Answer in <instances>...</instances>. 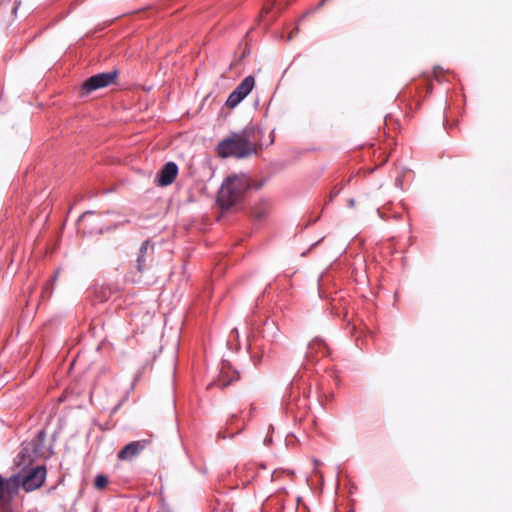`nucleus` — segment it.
Masks as SVG:
<instances>
[{
	"label": "nucleus",
	"mask_w": 512,
	"mask_h": 512,
	"mask_svg": "<svg viewBox=\"0 0 512 512\" xmlns=\"http://www.w3.org/2000/svg\"><path fill=\"white\" fill-rule=\"evenodd\" d=\"M271 8H272V4H270V3L265 4L261 10L260 17L262 19H264V16L270 12Z\"/></svg>",
	"instance_id": "15"
},
{
	"label": "nucleus",
	"mask_w": 512,
	"mask_h": 512,
	"mask_svg": "<svg viewBox=\"0 0 512 512\" xmlns=\"http://www.w3.org/2000/svg\"><path fill=\"white\" fill-rule=\"evenodd\" d=\"M178 174V166L175 162H167L157 174L155 183L159 187H166L172 184Z\"/></svg>",
	"instance_id": "7"
},
{
	"label": "nucleus",
	"mask_w": 512,
	"mask_h": 512,
	"mask_svg": "<svg viewBox=\"0 0 512 512\" xmlns=\"http://www.w3.org/2000/svg\"><path fill=\"white\" fill-rule=\"evenodd\" d=\"M46 441V432L42 429L39 430L32 441L33 451L36 455H43L42 449Z\"/></svg>",
	"instance_id": "10"
},
{
	"label": "nucleus",
	"mask_w": 512,
	"mask_h": 512,
	"mask_svg": "<svg viewBox=\"0 0 512 512\" xmlns=\"http://www.w3.org/2000/svg\"><path fill=\"white\" fill-rule=\"evenodd\" d=\"M243 100V97L235 90H233L230 95L228 96L225 105L233 109L235 108L241 101Z\"/></svg>",
	"instance_id": "11"
},
{
	"label": "nucleus",
	"mask_w": 512,
	"mask_h": 512,
	"mask_svg": "<svg viewBox=\"0 0 512 512\" xmlns=\"http://www.w3.org/2000/svg\"><path fill=\"white\" fill-rule=\"evenodd\" d=\"M232 334H236V336H238V330L236 328H234L232 331H231Z\"/></svg>",
	"instance_id": "19"
},
{
	"label": "nucleus",
	"mask_w": 512,
	"mask_h": 512,
	"mask_svg": "<svg viewBox=\"0 0 512 512\" xmlns=\"http://www.w3.org/2000/svg\"><path fill=\"white\" fill-rule=\"evenodd\" d=\"M258 146L250 141L247 130L233 132L222 139L216 146L217 155L221 158L243 159L257 154Z\"/></svg>",
	"instance_id": "1"
},
{
	"label": "nucleus",
	"mask_w": 512,
	"mask_h": 512,
	"mask_svg": "<svg viewBox=\"0 0 512 512\" xmlns=\"http://www.w3.org/2000/svg\"><path fill=\"white\" fill-rule=\"evenodd\" d=\"M327 1H328V0H321V1L318 3V5L316 6V8H315V9H316V10H317V9H320V8H321V7H322V6L327 2Z\"/></svg>",
	"instance_id": "17"
},
{
	"label": "nucleus",
	"mask_w": 512,
	"mask_h": 512,
	"mask_svg": "<svg viewBox=\"0 0 512 512\" xmlns=\"http://www.w3.org/2000/svg\"><path fill=\"white\" fill-rule=\"evenodd\" d=\"M58 275H59V271L57 270V271L55 272V274H54L53 278H52V281H53V282H55V281H56V279H57Z\"/></svg>",
	"instance_id": "18"
},
{
	"label": "nucleus",
	"mask_w": 512,
	"mask_h": 512,
	"mask_svg": "<svg viewBox=\"0 0 512 512\" xmlns=\"http://www.w3.org/2000/svg\"><path fill=\"white\" fill-rule=\"evenodd\" d=\"M144 267H145V255H142L141 253H139V255L137 257L138 271L142 272L144 270Z\"/></svg>",
	"instance_id": "13"
},
{
	"label": "nucleus",
	"mask_w": 512,
	"mask_h": 512,
	"mask_svg": "<svg viewBox=\"0 0 512 512\" xmlns=\"http://www.w3.org/2000/svg\"><path fill=\"white\" fill-rule=\"evenodd\" d=\"M349 203H350L351 206H353L354 205V199H351Z\"/></svg>",
	"instance_id": "20"
},
{
	"label": "nucleus",
	"mask_w": 512,
	"mask_h": 512,
	"mask_svg": "<svg viewBox=\"0 0 512 512\" xmlns=\"http://www.w3.org/2000/svg\"><path fill=\"white\" fill-rule=\"evenodd\" d=\"M149 248H150V241L145 240L140 246L139 253H141L142 255H146Z\"/></svg>",
	"instance_id": "14"
},
{
	"label": "nucleus",
	"mask_w": 512,
	"mask_h": 512,
	"mask_svg": "<svg viewBox=\"0 0 512 512\" xmlns=\"http://www.w3.org/2000/svg\"><path fill=\"white\" fill-rule=\"evenodd\" d=\"M254 85L255 79L253 76L249 75L245 77L234 90L237 91L243 99H245L254 88Z\"/></svg>",
	"instance_id": "8"
},
{
	"label": "nucleus",
	"mask_w": 512,
	"mask_h": 512,
	"mask_svg": "<svg viewBox=\"0 0 512 512\" xmlns=\"http://www.w3.org/2000/svg\"><path fill=\"white\" fill-rule=\"evenodd\" d=\"M317 352H321L323 355L327 354L328 347L322 339L315 338L308 345L307 357H312Z\"/></svg>",
	"instance_id": "9"
},
{
	"label": "nucleus",
	"mask_w": 512,
	"mask_h": 512,
	"mask_svg": "<svg viewBox=\"0 0 512 512\" xmlns=\"http://www.w3.org/2000/svg\"><path fill=\"white\" fill-rule=\"evenodd\" d=\"M117 77V71H110L99 73L89 77L82 85V89L86 93H90L92 91L98 90L100 88L108 87L113 84Z\"/></svg>",
	"instance_id": "5"
},
{
	"label": "nucleus",
	"mask_w": 512,
	"mask_h": 512,
	"mask_svg": "<svg viewBox=\"0 0 512 512\" xmlns=\"http://www.w3.org/2000/svg\"><path fill=\"white\" fill-rule=\"evenodd\" d=\"M108 484V478L103 474H98L94 480V486L97 489H103Z\"/></svg>",
	"instance_id": "12"
},
{
	"label": "nucleus",
	"mask_w": 512,
	"mask_h": 512,
	"mask_svg": "<svg viewBox=\"0 0 512 512\" xmlns=\"http://www.w3.org/2000/svg\"><path fill=\"white\" fill-rule=\"evenodd\" d=\"M2 512H14L12 510L11 504L10 505H3L2 506Z\"/></svg>",
	"instance_id": "16"
},
{
	"label": "nucleus",
	"mask_w": 512,
	"mask_h": 512,
	"mask_svg": "<svg viewBox=\"0 0 512 512\" xmlns=\"http://www.w3.org/2000/svg\"><path fill=\"white\" fill-rule=\"evenodd\" d=\"M246 189L247 185L241 178L230 176L219 189L217 203L222 209H229L240 201Z\"/></svg>",
	"instance_id": "2"
},
{
	"label": "nucleus",
	"mask_w": 512,
	"mask_h": 512,
	"mask_svg": "<svg viewBox=\"0 0 512 512\" xmlns=\"http://www.w3.org/2000/svg\"><path fill=\"white\" fill-rule=\"evenodd\" d=\"M46 467L39 465L28 471L22 478L20 485L26 492H31L42 486L46 479Z\"/></svg>",
	"instance_id": "3"
},
{
	"label": "nucleus",
	"mask_w": 512,
	"mask_h": 512,
	"mask_svg": "<svg viewBox=\"0 0 512 512\" xmlns=\"http://www.w3.org/2000/svg\"><path fill=\"white\" fill-rule=\"evenodd\" d=\"M151 444V439H141L128 443L125 445L117 454V458L120 461H128L137 457L142 451H144Z\"/></svg>",
	"instance_id": "6"
},
{
	"label": "nucleus",
	"mask_w": 512,
	"mask_h": 512,
	"mask_svg": "<svg viewBox=\"0 0 512 512\" xmlns=\"http://www.w3.org/2000/svg\"><path fill=\"white\" fill-rule=\"evenodd\" d=\"M21 477L12 475L8 478L0 474V501L3 505H10L12 498L18 492Z\"/></svg>",
	"instance_id": "4"
}]
</instances>
